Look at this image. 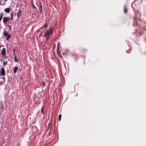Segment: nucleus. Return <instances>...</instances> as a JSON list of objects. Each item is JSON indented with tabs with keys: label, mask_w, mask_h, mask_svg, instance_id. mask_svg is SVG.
<instances>
[{
	"label": "nucleus",
	"mask_w": 146,
	"mask_h": 146,
	"mask_svg": "<svg viewBox=\"0 0 146 146\" xmlns=\"http://www.w3.org/2000/svg\"><path fill=\"white\" fill-rule=\"evenodd\" d=\"M53 28L52 27H50L49 28V30H47L44 34V37L45 38L46 40L45 43H48V40L50 39L49 36L52 35L53 33Z\"/></svg>",
	"instance_id": "nucleus-1"
},
{
	"label": "nucleus",
	"mask_w": 146,
	"mask_h": 146,
	"mask_svg": "<svg viewBox=\"0 0 146 146\" xmlns=\"http://www.w3.org/2000/svg\"><path fill=\"white\" fill-rule=\"evenodd\" d=\"M3 33L4 35L6 37L7 40H8L10 37V35H9L6 31H4Z\"/></svg>",
	"instance_id": "nucleus-2"
},
{
	"label": "nucleus",
	"mask_w": 146,
	"mask_h": 146,
	"mask_svg": "<svg viewBox=\"0 0 146 146\" xmlns=\"http://www.w3.org/2000/svg\"><path fill=\"white\" fill-rule=\"evenodd\" d=\"M0 74L2 76L5 75V71L3 67L0 70Z\"/></svg>",
	"instance_id": "nucleus-3"
},
{
	"label": "nucleus",
	"mask_w": 146,
	"mask_h": 146,
	"mask_svg": "<svg viewBox=\"0 0 146 146\" xmlns=\"http://www.w3.org/2000/svg\"><path fill=\"white\" fill-rule=\"evenodd\" d=\"M61 51V48L59 44V42L58 43L57 48V52L58 54H59Z\"/></svg>",
	"instance_id": "nucleus-4"
},
{
	"label": "nucleus",
	"mask_w": 146,
	"mask_h": 146,
	"mask_svg": "<svg viewBox=\"0 0 146 146\" xmlns=\"http://www.w3.org/2000/svg\"><path fill=\"white\" fill-rule=\"evenodd\" d=\"M8 18L7 17H5L3 18V22L4 24H6L8 22Z\"/></svg>",
	"instance_id": "nucleus-5"
},
{
	"label": "nucleus",
	"mask_w": 146,
	"mask_h": 146,
	"mask_svg": "<svg viewBox=\"0 0 146 146\" xmlns=\"http://www.w3.org/2000/svg\"><path fill=\"white\" fill-rule=\"evenodd\" d=\"M22 14L21 12V11L20 9H19L18 11L17 12V17L18 18L20 17L21 16Z\"/></svg>",
	"instance_id": "nucleus-6"
},
{
	"label": "nucleus",
	"mask_w": 146,
	"mask_h": 146,
	"mask_svg": "<svg viewBox=\"0 0 146 146\" xmlns=\"http://www.w3.org/2000/svg\"><path fill=\"white\" fill-rule=\"evenodd\" d=\"M1 54L3 56L5 55L6 53V49L5 48L2 49L1 51Z\"/></svg>",
	"instance_id": "nucleus-7"
},
{
	"label": "nucleus",
	"mask_w": 146,
	"mask_h": 146,
	"mask_svg": "<svg viewBox=\"0 0 146 146\" xmlns=\"http://www.w3.org/2000/svg\"><path fill=\"white\" fill-rule=\"evenodd\" d=\"M5 81V79L4 77L0 78V84H2Z\"/></svg>",
	"instance_id": "nucleus-8"
},
{
	"label": "nucleus",
	"mask_w": 146,
	"mask_h": 146,
	"mask_svg": "<svg viewBox=\"0 0 146 146\" xmlns=\"http://www.w3.org/2000/svg\"><path fill=\"white\" fill-rule=\"evenodd\" d=\"M14 52H13V54H14V55H15V61L16 62H18V60L17 59V57H16V56L15 54V49H14Z\"/></svg>",
	"instance_id": "nucleus-9"
},
{
	"label": "nucleus",
	"mask_w": 146,
	"mask_h": 146,
	"mask_svg": "<svg viewBox=\"0 0 146 146\" xmlns=\"http://www.w3.org/2000/svg\"><path fill=\"white\" fill-rule=\"evenodd\" d=\"M10 10L9 8H6L4 9V11L5 12L9 13L10 12Z\"/></svg>",
	"instance_id": "nucleus-10"
},
{
	"label": "nucleus",
	"mask_w": 146,
	"mask_h": 146,
	"mask_svg": "<svg viewBox=\"0 0 146 146\" xmlns=\"http://www.w3.org/2000/svg\"><path fill=\"white\" fill-rule=\"evenodd\" d=\"M128 12V10L127 9V7L125 6L124 7V12L125 13H126Z\"/></svg>",
	"instance_id": "nucleus-11"
},
{
	"label": "nucleus",
	"mask_w": 146,
	"mask_h": 146,
	"mask_svg": "<svg viewBox=\"0 0 146 146\" xmlns=\"http://www.w3.org/2000/svg\"><path fill=\"white\" fill-rule=\"evenodd\" d=\"M18 69V68L17 66H16L14 68L13 70V72L14 73H15L17 72Z\"/></svg>",
	"instance_id": "nucleus-12"
},
{
	"label": "nucleus",
	"mask_w": 146,
	"mask_h": 146,
	"mask_svg": "<svg viewBox=\"0 0 146 146\" xmlns=\"http://www.w3.org/2000/svg\"><path fill=\"white\" fill-rule=\"evenodd\" d=\"M3 16V13H1L0 14V22L1 21L2 19Z\"/></svg>",
	"instance_id": "nucleus-13"
},
{
	"label": "nucleus",
	"mask_w": 146,
	"mask_h": 146,
	"mask_svg": "<svg viewBox=\"0 0 146 146\" xmlns=\"http://www.w3.org/2000/svg\"><path fill=\"white\" fill-rule=\"evenodd\" d=\"M13 12L11 14V20L12 21L13 20Z\"/></svg>",
	"instance_id": "nucleus-14"
},
{
	"label": "nucleus",
	"mask_w": 146,
	"mask_h": 146,
	"mask_svg": "<svg viewBox=\"0 0 146 146\" xmlns=\"http://www.w3.org/2000/svg\"><path fill=\"white\" fill-rule=\"evenodd\" d=\"M48 27V24L47 23H46L45 25L43 26L40 29H41L42 28H46Z\"/></svg>",
	"instance_id": "nucleus-15"
},
{
	"label": "nucleus",
	"mask_w": 146,
	"mask_h": 146,
	"mask_svg": "<svg viewBox=\"0 0 146 146\" xmlns=\"http://www.w3.org/2000/svg\"><path fill=\"white\" fill-rule=\"evenodd\" d=\"M62 117V115L61 114H60L58 116V119L59 121H60Z\"/></svg>",
	"instance_id": "nucleus-16"
},
{
	"label": "nucleus",
	"mask_w": 146,
	"mask_h": 146,
	"mask_svg": "<svg viewBox=\"0 0 146 146\" xmlns=\"http://www.w3.org/2000/svg\"><path fill=\"white\" fill-rule=\"evenodd\" d=\"M41 112L43 114H44V108L43 107H42V108H41Z\"/></svg>",
	"instance_id": "nucleus-17"
},
{
	"label": "nucleus",
	"mask_w": 146,
	"mask_h": 146,
	"mask_svg": "<svg viewBox=\"0 0 146 146\" xmlns=\"http://www.w3.org/2000/svg\"><path fill=\"white\" fill-rule=\"evenodd\" d=\"M42 8V5H41V3H40V7H39V9H40V11H41V9Z\"/></svg>",
	"instance_id": "nucleus-18"
},
{
	"label": "nucleus",
	"mask_w": 146,
	"mask_h": 146,
	"mask_svg": "<svg viewBox=\"0 0 146 146\" xmlns=\"http://www.w3.org/2000/svg\"><path fill=\"white\" fill-rule=\"evenodd\" d=\"M32 6H33V8H36V7H35L34 5H32Z\"/></svg>",
	"instance_id": "nucleus-19"
},
{
	"label": "nucleus",
	"mask_w": 146,
	"mask_h": 146,
	"mask_svg": "<svg viewBox=\"0 0 146 146\" xmlns=\"http://www.w3.org/2000/svg\"><path fill=\"white\" fill-rule=\"evenodd\" d=\"M42 84L43 85H45L46 84L44 82H42Z\"/></svg>",
	"instance_id": "nucleus-20"
},
{
	"label": "nucleus",
	"mask_w": 146,
	"mask_h": 146,
	"mask_svg": "<svg viewBox=\"0 0 146 146\" xmlns=\"http://www.w3.org/2000/svg\"><path fill=\"white\" fill-rule=\"evenodd\" d=\"M4 64H5L6 65V64H7V62H4Z\"/></svg>",
	"instance_id": "nucleus-21"
},
{
	"label": "nucleus",
	"mask_w": 146,
	"mask_h": 146,
	"mask_svg": "<svg viewBox=\"0 0 146 146\" xmlns=\"http://www.w3.org/2000/svg\"><path fill=\"white\" fill-rule=\"evenodd\" d=\"M49 123H48V128H49Z\"/></svg>",
	"instance_id": "nucleus-22"
},
{
	"label": "nucleus",
	"mask_w": 146,
	"mask_h": 146,
	"mask_svg": "<svg viewBox=\"0 0 146 146\" xmlns=\"http://www.w3.org/2000/svg\"><path fill=\"white\" fill-rule=\"evenodd\" d=\"M6 1H7V0H5Z\"/></svg>",
	"instance_id": "nucleus-23"
}]
</instances>
